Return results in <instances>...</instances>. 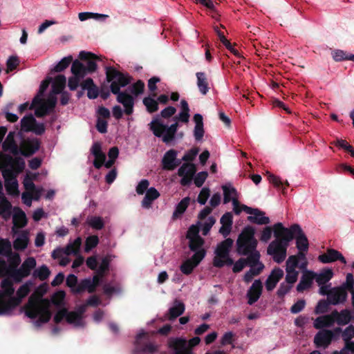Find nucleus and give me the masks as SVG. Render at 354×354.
Returning <instances> with one entry per match:
<instances>
[{
    "instance_id": "f257e3e1",
    "label": "nucleus",
    "mask_w": 354,
    "mask_h": 354,
    "mask_svg": "<svg viewBox=\"0 0 354 354\" xmlns=\"http://www.w3.org/2000/svg\"><path fill=\"white\" fill-rule=\"evenodd\" d=\"M106 80L111 83L110 91L117 95V101L124 107V113L130 115L133 113L135 104L134 97L125 91H120V88L129 85L132 80V77L128 73H123L113 66H106Z\"/></svg>"
},
{
    "instance_id": "f03ea898",
    "label": "nucleus",
    "mask_w": 354,
    "mask_h": 354,
    "mask_svg": "<svg viewBox=\"0 0 354 354\" xmlns=\"http://www.w3.org/2000/svg\"><path fill=\"white\" fill-rule=\"evenodd\" d=\"M41 296L32 294L28 298V303L24 306L25 314L30 319H38L35 322V326H41L47 323L51 318V312L49 309L50 302L47 299H41Z\"/></svg>"
},
{
    "instance_id": "7ed1b4c3",
    "label": "nucleus",
    "mask_w": 354,
    "mask_h": 354,
    "mask_svg": "<svg viewBox=\"0 0 354 354\" xmlns=\"http://www.w3.org/2000/svg\"><path fill=\"white\" fill-rule=\"evenodd\" d=\"M25 160L21 157H15L14 162H12L8 167L1 170L2 176L5 180V187L7 192L13 196H18L17 176L21 173L25 168Z\"/></svg>"
},
{
    "instance_id": "20e7f679",
    "label": "nucleus",
    "mask_w": 354,
    "mask_h": 354,
    "mask_svg": "<svg viewBox=\"0 0 354 354\" xmlns=\"http://www.w3.org/2000/svg\"><path fill=\"white\" fill-rule=\"evenodd\" d=\"M149 129L156 137L160 138L163 142L169 144L175 139L179 124L174 122L168 126L162 122L158 115H156L149 124Z\"/></svg>"
},
{
    "instance_id": "39448f33",
    "label": "nucleus",
    "mask_w": 354,
    "mask_h": 354,
    "mask_svg": "<svg viewBox=\"0 0 354 354\" xmlns=\"http://www.w3.org/2000/svg\"><path fill=\"white\" fill-rule=\"evenodd\" d=\"M255 230L252 226L245 227L239 234L236 245V252L240 255H247L257 248L258 241L254 236Z\"/></svg>"
},
{
    "instance_id": "423d86ee",
    "label": "nucleus",
    "mask_w": 354,
    "mask_h": 354,
    "mask_svg": "<svg viewBox=\"0 0 354 354\" xmlns=\"http://www.w3.org/2000/svg\"><path fill=\"white\" fill-rule=\"evenodd\" d=\"M274 236L276 239L272 241L267 248V253L272 256L273 260L281 263L286 257L288 243L284 240V235L282 231L274 226Z\"/></svg>"
},
{
    "instance_id": "0eeeda50",
    "label": "nucleus",
    "mask_w": 354,
    "mask_h": 354,
    "mask_svg": "<svg viewBox=\"0 0 354 354\" xmlns=\"http://www.w3.org/2000/svg\"><path fill=\"white\" fill-rule=\"evenodd\" d=\"M274 227L279 228L284 235V240L289 243L295 237L296 247L298 250H308V240L298 224H293L289 228L283 227L281 223L274 224Z\"/></svg>"
},
{
    "instance_id": "6e6552de",
    "label": "nucleus",
    "mask_w": 354,
    "mask_h": 354,
    "mask_svg": "<svg viewBox=\"0 0 354 354\" xmlns=\"http://www.w3.org/2000/svg\"><path fill=\"white\" fill-rule=\"evenodd\" d=\"M30 292L28 284L25 283L19 287L17 291V297H11L7 300L0 299V304L3 308L0 310V314L10 315L13 309L18 306L21 302V299L25 297Z\"/></svg>"
},
{
    "instance_id": "1a4fd4ad",
    "label": "nucleus",
    "mask_w": 354,
    "mask_h": 354,
    "mask_svg": "<svg viewBox=\"0 0 354 354\" xmlns=\"http://www.w3.org/2000/svg\"><path fill=\"white\" fill-rule=\"evenodd\" d=\"M156 351L157 346L149 342V337L147 333L142 332L136 335L133 354H152Z\"/></svg>"
},
{
    "instance_id": "9d476101",
    "label": "nucleus",
    "mask_w": 354,
    "mask_h": 354,
    "mask_svg": "<svg viewBox=\"0 0 354 354\" xmlns=\"http://www.w3.org/2000/svg\"><path fill=\"white\" fill-rule=\"evenodd\" d=\"M36 265L34 257H28L19 269H12L10 275L15 282H21L23 278L30 275L31 270L35 268Z\"/></svg>"
},
{
    "instance_id": "9b49d317",
    "label": "nucleus",
    "mask_w": 354,
    "mask_h": 354,
    "mask_svg": "<svg viewBox=\"0 0 354 354\" xmlns=\"http://www.w3.org/2000/svg\"><path fill=\"white\" fill-rule=\"evenodd\" d=\"M167 346L171 354H189L191 351L187 340L183 337H170Z\"/></svg>"
},
{
    "instance_id": "f8f14e48",
    "label": "nucleus",
    "mask_w": 354,
    "mask_h": 354,
    "mask_svg": "<svg viewBox=\"0 0 354 354\" xmlns=\"http://www.w3.org/2000/svg\"><path fill=\"white\" fill-rule=\"evenodd\" d=\"M104 275L100 274L96 272V274L91 278H86L80 281L79 283V287L76 290L77 292H83L87 290L89 293H93L95 292L97 286H100L102 279Z\"/></svg>"
},
{
    "instance_id": "ddd939ff",
    "label": "nucleus",
    "mask_w": 354,
    "mask_h": 354,
    "mask_svg": "<svg viewBox=\"0 0 354 354\" xmlns=\"http://www.w3.org/2000/svg\"><path fill=\"white\" fill-rule=\"evenodd\" d=\"M176 157V150L171 149L167 151L162 159V169L167 171H172L179 166L181 163V160L177 159Z\"/></svg>"
},
{
    "instance_id": "4468645a",
    "label": "nucleus",
    "mask_w": 354,
    "mask_h": 354,
    "mask_svg": "<svg viewBox=\"0 0 354 354\" xmlns=\"http://www.w3.org/2000/svg\"><path fill=\"white\" fill-rule=\"evenodd\" d=\"M348 297L347 292L344 290L343 287L337 286L330 289L329 296L327 299L331 305H338L344 304Z\"/></svg>"
},
{
    "instance_id": "2eb2a0df",
    "label": "nucleus",
    "mask_w": 354,
    "mask_h": 354,
    "mask_svg": "<svg viewBox=\"0 0 354 354\" xmlns=\"http://www.w3.org/2000/svg\"><path fill=\"white\" fill-rule=\"evenodd\" d=\"M57 104V97L54 95H49L48 99L41 102L40 106L35 110V114L37 118H42L53 111Z\"/></svg>"
},
{
    "instance_id": "dca6fc26",
    "label": "nucleus",
    "mask_w": 354,
    "mask_h": 354,
    "mask_svg": "<svg viewBox=\"0 0 354 354\" xmlns=\"http://www.w3.org/2000/svg\"><path fill=\"white\" fill-rule=\"evenodd\" d=\"M318 260L323 263H329L336 261H339L344 264H346V260L342 254L337 250L329 248L326 252L318 257Z\"/></svg>"
},
{
    "instance_id": "f3484780",
    "label": "nucleus",
    "mask_w": 354,
    "mask_h": 354,
    "mask_svg": "<svg viewBox=\"0 0 354 354\" xmlns=\"http://www.w3.org/2000/svg\"><path fill=\"white\" fill-rule=\"evenodd\" d=\"M263 290V283L260 279H256L247 292L248 304L252 305L260 298Z\"/></svg>"
},
{
    "instance_id": "a211bd4d",
    "label": "nucleus",
    "mask_w": 354,
    "mask_h": 354,
    "mask_svg": "<svg viewBox=\"0 0 354 354\" xmlns=\"http://www.w3.org/2000/svg\"><path fill=\"white\" fill-rule=\"evenodd\" d=\"M334 337V333L330 330L319 331L314 337V343L317 347H328Z\"/></svg>"
},
{
    "instance_id": "6ab92c4d",
    "label": "nucleus",
    "mask_w": 354,
    "mask_h": 354,
    "mask_svg": "<svg viewBox=\"0 0 354 354\" xmlns=\"http://www.w3.org/2000/svg\"><path fill=\"white\" fill-rule=\"evenodd\" d=\"M283 271L278 267H275L268 277L265 286L268 291H272L274 289L278 282L283 277Z\"/></svg>"
},
{
    "instance_id": "aec40b11",
    "label": "nucleus",
    "mask_w": 354,
    "mask_h": 354,
    "mask_svg": "<svg viewBox=\"0 0 354 354\" xmlns=\"http://www.w3.org/2000/svg\"><path fill=\"white\" fill-rule=\"evenodd\" d=\"M91 153L94 156L93 166L96 169H100L106 161V155L102 151L101 144L98 142H94L91 149Z\"/></svg>"
},
{
    "instance_id": "412c9836",
    "label": "nucleus",
    "mask_w": 354,
    "mask_h": 354,
    "mask_svg": "<svg viewBox=\"0 0 354 354\" xmlns=\"http://www.w3.org/2000/svg\"><path fill=\"white\" fill-rule=\"evenodd\" d=\"M40 145L41 142L38 138L28 139L23 143L21 153L26 157H29L39 150Z\"/></svg>"
},
{
    "instance_id": "4be33fe9",
    "label": "nucleus",
    "mask_w": 354,
    "mask_h": 354,
    "mask_svg": "<svg viewBox=\"0 0 354 354\" xmlns=\"http://www.w3.org/2000/svg\"><path fill=\"white\" fill-rule=\"evenodd\" d=\"M79 57L82 60L87 61L86 69L88 73H93L97 70V64L95 61L100 60V57L90 52L81 51L80 53Z\"/></svg>"
},
{
    "instance_id": "5701e85b",
    "label": "nucleus",
    "mask_w": 354,
    "mask_h": 354,
    "mask_svg": "<svg viewBox=\"0 0 354 354\" xmlns=\"http://www.w3.org/2000/svg\"><path fill=\"white\" fill-rule=\"evenodd\" d=\"M15 131H10L3 142L2 148L4 151H10L14 156H17L20 151L15 140Z\"/></svg>"
},
{
    "instance_id": "b1692460",
    "label": "nucleus",
    "mask_w": 354,
    "mask_h": 354,
    "mask_svg": "<svg viewBox=\"0 0 354 354\" xmlns=\"http://www.w3.org/2000/svg\"><path fill=\"white\" fill-rule=\"evenodd\" d=\"M315 277V273L310 270H305L301 277L299 283L297 286V290L301 292L304 290L309 288L312 283L313 280Z\"/></svg>"
},
{
    "instance_id": "393cba45",
    "label": "nucleus",
    "mask_w": 354,
    "mask_h": 354,
    "mask_svg": "<svg viewBox=\"0 0 354 354\" xmlns=\"http://www.w3.org/2000/svg\"><path fill=\"white\" fill-rule=\"evenodd\" d=\"M333 315H335L336 323L339 326H345L354 319V313L348 309H343L340 312L333 310Z\"/></svg>"
},
{
    "instance_id": "a878e982",
    "label": "nucleus",
    "mask_w": 354,
    "mask_h": 354,
    "mask_svg": "<svg viewBox=\"0 0 354 354\" xmlns=\"http://www.w3.org/2000/svg\"><path fill=\"white\" fill-rule=\"evenodd\" d=\"M233 243L234 241L231 238H227L218 243L215 250L216 256L214 257L220 259H221V257H227L228 254H230Z\"/></svg>"
},
{
    "instance_id": "bb28decb",
    "label": "nucleus",
    "mask_w": 354,
    "mask_h": 354,
    "mask_svg": "<svg viewBox=\"0 0 354 354\" xmlns=\"http://www.w3.org/2000/svg\"><path fill=\"white\" fill-rule=\"evenodd\" d=\"M193 120L195 122L194 129V137L198 142L202 140L204 134V124L203 116L199 113H196L193 117Z\"/></svg>"
},
{
    "instance_id": "cd10ccee",
    "label": "nucleus",
    "mask_w": 354,
    "mask_h": 354,
    "mask_svg": "<svg viewBox=\"0 0 354 354\" xmlns=\"http://www.w3.org/2000/svg\"><path fill=\"white\" fill-rule=\"evenodd\" d=\"M83 90L87 91V97L89 99H95L99 95V89L94 84L92 78L88 77L81 84Z\"/></svg>"
},
{
    "instance_id": "c85d7f7f",
    "label": "nucleus",
    "mask_w": 354,
    "mask_h": 354,
    "mask_svg": "<svg viewBox=\"0 0 354 354\" xmlns=\"http://www.w3.org/2000/svg\"><path fill=\"white\" fill-rule=\"evenodd\" d=\"M1 286L3 290L0 291V299L2 300H6L4 298L5 297H9V298H10L15 292L12 281L9 279H4L1 282ZM3 306L0 304V310L1 308H3ZM3 315L4 314H0V315Z\"/></svg>"
},
{
    "instance_id": "c756f323",
    "label": "nucleus",
    "mask_w": 354,
    "mask_h": 354,
    "mask_svg": "<svg viewBox=\"0 0 354 354\" xmlns=\"http://www.w3.org/2000/svg\"><path fill=\"white\" fill-rule=\"evenodd\" d=\"M196 76L197 78L196 84L200 93L203 95H206L209 91V81L206 73L197 72Z\"/></svg>"
},
{
    "instance_id": "7c9ffc66",
    "label": "nucleus",
    "mask_w": 354,
    "mask_h": 354,
    "mask_svg": "<svg viewBox=\"0 0 354 354\" xmlns=\"http://www.w3.org/2000/svg\"><path fill=\"white\" fill-rule=\"evenodd\" d=\"M159 196L160 193L155 187L149 188L142 201V207L145 209L150 208L152 203Z\"/></svg>"
},
{
    "instance_id": "2f4dec72",
    "label": "nucleus",
    "mask_w": 354,
    "mask_h": 354,
    "mask_svg": "<svg viewBox=\"0 0 354 354\" xmlns=\"http://www.w3.org/2000/svg\"><path fill=\"white\" fill-rule=\"evenodd\" d=\"M66 78L64 75H58L52 84V92L50 95L59 94L64 92L63 90L66 86Z\"/></svg>"
},
{
    "instance_id": "473e14b6",
    "label": "nucleus",
    "mask_w": 354,
    "mask_h": 354,
    "mask_svg": "<svg viewBox=\"0 0 354 354\" xmlns=\"http://www.w3.org/2000/svg\"><path fill=\"white\" fill-rule=\"evenodd\" d=\"M185 305L183 302L175 300L174 304L169 309L168 319L173 320L180 316L185 311Z\"/></svg>"
},
{
    "instance_id": "72a5a7b5",
    "label": "nucleus",
    "mask_w": 354,
    "mask_h": 354,
    "mask_svg": "<svg viewBox=\"0 0 354 354\" xmlns=\"http://www.w3.org/2000/svg\"><path fill=\"white\" fill-rule=\"evenodd\" d=\"M15 226L23 227L27 224V219L25 212L19 207L15 208V213L12 216Z\"/></svg>"
},
{
    "instance_id": "f704fd0d",
    "label": "nucleus",
    "mask_w": 354,
    "mask_h": 354,
    "mask_svg": "<svg viewBox=\"0 0 354 354\" xmlns=\"http://www.w3.org/2000/svg\"><path fill=\"white\" fill-rule=\"evenodd\" d=\"M12 205L10 201L1 194L0 196V215L5 219L8 218L11 215Z\"/></svg>"
},
{
    "instance_id": "c9c22d12",
    "label": "nucleus",
    "mask_w": 354,
    "mask_h": 354,
    "mask_svg": "<svg viewBox=\"0 0 354 354\" xmlns=\"http://www.w3.org/2000/svg\"><path fill=\"white\" fill-rule=\"evenodd\" d=\"M214 30L218 35L219 39L221 42L236 57H241V55L239 52V50L234 48V46L232 45V44L228 41L226 37H225L223 32H221L218 28L214 27Z\"/></svg>"
},
{
    "instance_id": "e433bc0d",
    "label": "nucleus",
    "mask_w": 354,
    "mask_h": 354,
    "mask_svg": "<svg viewBox=\"0 0 354 354\" xmlns=\"http://www.w3.org/2000/svg\"><path fill=\"white\" fill-rule=\"evenodd\" d=\"M71 73L81 79L84 78L87 75L86 66H84L79 60L76 59L72 63Z\"/></svg>"
},
{
    "instance_id": "4c0bfd02",
    "label": "nucleus",
    "mask_w": 354,
    "mask_h": 354,
    "mask_svg": "<svg viewBox=\"0 0 354 354\" xmlns=\"http://www.w3.org/2000/svg\"><path fill=\"white\" fill-rule=\"evenodd\" d=\"M333 277L332 269H324L319 274H315V280L319 286L324 285L328 282Z\"/></svg>"
},
{
    "instance_id": "58836bf2",
    "label": "nucleus",
    "mask_w": 354,
    "mask_h": 354,
    "mask_svg": "<svg viewBox=\"0 0 354 354\" xmlns=\"http://www.w3.org/2000/svg\"><path fill=\"white\" fill-rule=\"evenodd\" d=\"M81 245L82 239L77 237L73 242L69 243L65 248L62 249L64 254L66 255L77 254L79 252Z\"/></svg>"
},
{
    "instance_id": "ea45409f",
    "label": "nucleus",
    "mask_w": 354,
    "mask_h": 354,
    "mask_svg": "<svg viewBox=\"0 0 354 354\" xmlns=\"http://www.w3.org/2000/svg\"><path fill=\"white\" fill-rule=\"evenodd\" d=\"M190 202L189 197H185L176 205V209L173 213L172 217L174 219L178 218L187 209Z\"/></svg>"
},
{
    "instance_id": "a19ab883",
    "label": "nucleus",
    "mask_w": 354,
    "mask_h": 354,
    "mask_svg": "<svg viewBox=\"0 0 354 354\" xmlns=\"http://www.w3.org/2000/svg\"><path fill=\"white\" fill-rule=\"evenodd\" d=\"M28 236L26 232H23L13 242V247L17 250H25L28 244Z\"/></svg>"
},
{
    "instance_id": "79ce46f5",
    "label": "nucleus",
    "mask_w": 354,
    "mask_h": 354,
    "mask_svg": "<svg viewBox=\"0 0 354 354\" xmlns=\"http://www.w3.org/2000/svg\"><path fill=\"white\" fill-rule=\"evenodd\" d=\"M196 172V167L193 163H184L183 165L178 169V176H187L194 177Z\"/></svg>"
},
{
    "instance_id": "37998d69",
    "label": "nucleus",
    "mask_w": 354,
    "mask_h": 354,
    "mask_svg": "<svg viewBox=\"0 0 354 354\" xmlns=\"http://www.w3.org/2000/svg\"><path fill=\"white\" fill-rule=\"evenodd\" d=\"M35 122L36 120L32 114L25 115L21 120V129L24 132H29Z\"/></svg>"
},
{
    "instance_id": "c03bdc74",
    "label": "nucleus",
    "mask_w": 354,
    "mask_h": 354,
    "mask_svg": "<svg viewBox=\"0 0 354 354\" xmlns=\"http://www.w3.org/2000/svg\"><path fill=\"white\" fill-rule=\"evenodd\" d=\"M154 97L148 96L144 97L142 102L146 106L147 111L150 113H154L159 109L158 101L153 99Z\"/></svg>"
},
{
    "instance_id": "a18cd8bd",
    "label": "nucleus",
    "mask_w": 354,
    "mask_h": 354,
    "mask_svg": "<svg viewBox=\"0 0 354 354\" xmlns=\"http://www.w3.org/2000/svg\"><path fill=\"white\" fill-rule=\"evenodd\" d=\"M268 180L270 183H272L275 187L279 189H282V193L285 194V189L287 187H289V183L286 180L285 183H283L281 179L274 176V174H269L268 175Z\"/></svg>"
},
{
    "instance_id": "49530a36",
    "label": "nucleus",
    "mask_w": 354,
    "mask_h": 354,
    "mask_svg": "<svg viewBox=\"0 0 354 354\" xmlns=\"http://www.w3.org/2000/svg\"><path fill=\"white\" fill-rule=\"evenodd\" d=\"M50 274L49 268L46 265H43L34 271L33 277L39 278L41 281H44L48 278Z\"/></svg>"
},
{
    "instance_id": "de8ad7c7",
    "label": "nucleus",
    "mask_w": 354,
    "mask_h": 354,
    "mask_svg": "<svg viewBox=\"0 0 354 354\" xmlns=\"http://www.w3.org/2000/svg\"><path fill=\"white\" fill-rule=\"evenodd\" d=\"M223 191V203L225 204L228 203L231 201H232V198L231 196H234L236 197V190L233 187H228L227 185H223L222 187Z\"/></svg>"
},
{
    "instance_id": "09e8293b",
    "label": "nucleus",
    "mask_w": 354,
    "mask_h": 354,
    "mask_svg": "<svg viewBox=\"0 0 354 354\" xmlns=\"http://www.w3.org/2000/svg\"><path fill=\"white\" fill-rule=\"evenodd\" d=\"M213 265L219 268L223 267L225 265L230 266L234 265V260L230 257V254H228L227 257H221V259L214 257L213 259Z\"/></svg>"
},
{
    "instance_id": "8fccbe9b",
    "label": "nucleus",
    "mask_w": 354,
    "mask_h": 354,
    "mask_svg": "<svg viewBox=\"0 0 354 354\" xmlns=\"http://www.w3.org/2000/svg\"><path fill=\"white\" fill-rule=\"evenodd\" d=\"M73 61V57L69 55L61 59L60 62L54 67L53 71L59 73L64 71Z\"/></svg>"
},
{
    "instance_id": "3c124183",
    "label": "nucleus",
    "mask_w": 354,
    "mask_h": 354,
    "mask_svg": "<svg viewBox=\"0 0 354 354\" xmlns=\"http://www.w3.org/2000/svg\"><path fill=\"white\" fill-rule=\"evenodd\" d=\"M330 304H331L329 302L328 299L319 300L315 308V313L316 315H319L327 313L328 311L329 306Z\"/></svg>"
},
{
    "instance_id": "603ef678",
    "label": "nucleus",
    "mask_w": 354,
    "mask_h": 354,
    "mask_svg": "<svg viewBox=\"0 0 354 354\" xmlns=\"http://www.w3.org/2000/svg\"><path fill=\"white\" fill-rule=\"evenodd\" d=\"M67 286L71 288V292L74 294H81L82 292H77L76 290L79 287V283H77V277L73 274H69L66 281Z\"/></svg>"
},
{
    "instance_id": "864d4df0",
    "label": "nucleus",
    "mask_w": 354,
    "mask_h": 354,
    "mask_svg": "<svg viewBox=\"0 0 354 354\" xmlns=\"http://www.w3.org/2000/svg\"><path fill=\"white\" fill-rule=\"evenodd\" d=\"M99 243V238L96 235H91L86 238L85 241L84 250L86 252H90L93 248H95Z\"/></svg>"
},
{
    "instance_id": "5fc2aeb1",
    "label": "nucleus",
    "mask_w": 354,
    "mask_h": 354,
    "mask_svg": "<svg viewBox=\"0 0 354 354\" xmlns=\"http://www.w3.org/2000/svg\"><path fill=\"white\" fill-rule=\"evenodd\" d=\"M286 275L285 280L287 283L294 284L298 279L299 272L296 269L286 268Z\"/></svg>"
},
{
    "instance_id": "6e6d98bb",
    "label": "nucleus",
    "mask_w": 354,
    "mask_h": 354,
    "mask_svg": "<svg viewBox=\"0 0 354 354\" xmlns=\"http://www.w3.org/2000/svg\"><path fill=\"white\" fill-rule=\"evenodd\" d=\"M12 252V246L10 242L8 239L0 238V254L9 256Z\"/></svg>"
},
{
    "instance_id": "4d7b16f0",
    "label": "nucleus",
    "mask_w": 354,
    "mask_h": 354,
    "mask_svg": "<svg viewBox=\"0 0 354 354\" xmlns=\"http://www.w3.org/2000/svg\"><path fill=\"white\" fill-rule=\"evenodd\" d=\"M248 221L257 225H267L270 222L269 217L265 216V214L259 216H248Z\"/></svg>"
},
{
    "instance_id": "13d9d810",
    "label": "nucleus",
    "mask_w": 354,
    "mask_h": 354,
    "mask_svg": "<svg viewBox=\"0 0 354 354\" xmlns=\"http://www.w3.org/2000/svg\"><path fill=\"white\" fill-rule=\"evenodd\" d=\"M246 256H248V257L245 259L247 260V264H250V266H254L257 264L259 265L260 253L257 249L248 254Z\"/></svg>"
},
{
    "instance_id": "bf43d9fd",
    "label": "nucleus",
    "mask_w": 354,
    "mask_h": 354,
    "mask_svg": "<svg viewBox=\"0 0 354 354\" xmlns=\"http://www.w3.org/2000/svg\"><path fill=\"white\" fill-rule=\"evenodd\" d=\"M15 157H12L10 154L3 153L0 151V169L8 167L9 165L14 162Z\"/></svg>"
},
{
    "instance_id": "052dcab7",
    "label": "nucleus",
    "mask_w": 354,
    "mask_h": 354,
    "mask_svg": "<svg viewBox=\"0 0 354 354\" xmlns=\"http://www.w3.org/2000/svg\"><path fill=\"white\" fill-rule=\"evenodd\" d=\"M145 90V83L142 80H138L131 86V93L135 96L142 94Z\"/></svg>"
},
{
    "instance_id": "680f3d73",
    "label": "nucleus",
    "mask_w": 354,
    "mask_h": 354,
    "mask_svg": "<svg viewBox=\"0 0 354 354\" xmlns=\"http://www.w3.org/2000/svg\"><path fill=\"white\" fill-rule=\"evenodd\" d=\"M51 82V78H48V79H46L44 81L41 82V84H40V86H39V91H38V94L33 99V101H32V103L35 104L36 103L37 101L41 102V99H39L38 97L39 96H41L44 95V92L46 91V89L48 88L50 83Z\"/></svg>"
},
{
    "instance_id": "e2e57ef3",
    "label": "nucleus",
    "mask_w": 354,
    "mask_h": 354,
    "mask_svg": "<svg viewBox=\"0 0 354 354\" xmlns=\"http://www.w3.org/2000/svg\"><path fill=\"white\" fill-rule=\"evenodd\" d=\"M189 240V247L192 251H196L202 249L201 247L203 246L205 242L204 239L201 236H197V238Z\"/></svg>"
},
{
    "instance_id": "0e129e2a",
    "label": "nucleus",
    "mask_w": 354,
    "mask_h": 354,
    "mask_svg": "<svg viewBox=\"0 0 354 354\" xmlns=\"http://www.w3.org/2000/svg\"><path fill=\"white\" fill-rule=\"evenodd\" d=\"M196 267V264H194L190 259H187L181 264L180 269L183 274L189 275L192 272L193 270Z\"/></svg>"
},
{
    "instance_id": "69168bd1",
    "label": "nucleus",
    "mask_w": 354,
    "mask_h": 354,
    "mask_svg": "<svg viewBox=\"0 0 354 354\" xmlns=\"http://www.w3.org/2000/svg\"><path fill=\"white\" fill-rule=\"evenodd\" d=\"M340 287H343L346 292L348 290L354 292V277L352 273H348L346 277V282L343 283Z\"/></svg>"
},
{
    "instance_id": "338daca9",
    "label": "nucleus",
    "mask_w": 354,
    "mask_h": 354,
    "mask_svg": "<svg viewBox=\"0 0 354 354\" xmlns=\"http://www.w3.org/2000/svg\"><path fill=\"white\" fill-rule=\"evenodd\" d=\"M89 225L95 230H102L104 226V222L100 216H93L88 221Z\"/></svg>"
},
{
    "instance_id": "774afa93",
    "label": "nucleus",
    "mask_w": 354,
    "mask_h": 354,
    "mask_svg": "<svg viewBox=\"0 0 354 354\" xmlns=\"http://www.w3.org/2000/svg\"><path fill=\"white\" fill-rule=\"evenodd\" d=\"M160 82V79L158 77L153 76L148 80L147 86L149 91L151 92L152 97L156 96L157 86L156 84Z\"/></svg>"
}]
</instances>
